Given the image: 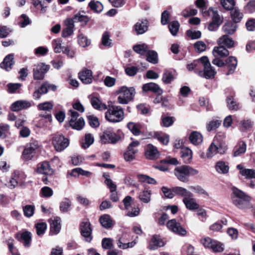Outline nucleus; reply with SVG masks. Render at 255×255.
Returning <instances> with one entry per match:
<instances>
[{
  "label": "nucleus",
  "mask_w": 255,
  "mask_h": 255,
  "mask_svg": "<svg viewBox=\"0 0 255 255\" xmlns=\"http://www.w3.org/2000/svg\"><path fill=\"white\" fill-rule=\"evenodd\" d=\"M231 199L232 204L239 209L245 210L252 207L251 197L235 187L232 188Z\"/></svg>",
  "instance_id": "nucleus-1"
},
{
  "label": "nucleus",
  "mask_w": 255,
  "mask_h": 255,
  "mask_svg": "<svg viewBox=\"0 0 255 255\" xmlns=\"http://www.w3.org/2000/svg\"><path fill=\"white\" fill-rule=\"evenodd\" d=\"M202 15L205 18L211 17L208 29L210 31H216L223 21V17L218 13L216 8L211 7L208 10H202Z\"/></svg>",
  "instance_id": "nucleus-2"
},
{
  "label": "nucleus",
  "mask_w": 255,
  "mask_h": 255,
  "mask_svg": "<svg viewBox=\"0 0 255 255\" xmlns=\"http://www.w3.org/2000/svg\"><path fill=\"white\" fill-rule=\"evenodd\" d=\"M198 173V170L188 165L178 166L176 167L174 170V174L177 179L185 183L189 181V176H194Z\"/></svg>",
  "instance_id": "nucleus-3"
},
{
  "label": "nucleus",
  "mask_w": 255,
  "mask_h": 255,
  "mask_svg": "<svg viewBox=\"0 0 255 255\" xmlns=\"http://www.w3.org/2000/svg\"><path fill=\"white\" fill-rule=\"evenodd\" d=\"M108 111L105 113L107 120L111 123H118L122 121L124 117L123 108L120 106H109Z\"/></svg>",
  "instance_id": "nucleus-4"
},
{
  "label": "nucleus",
  "mask_w": 255,
  "mask_h": 255,
  "mask_svg": "<svg viewBox=\"0 0 255 255\" xmlns=\"http://www.w3.org/2000/svg\"><path fill=\"white\" fill-rule=\"evenodd\" d=\"M135 94V89L133 87H122L118 91V102L121 104H127L131 101Z\"/></svg>",
  "instance_id": "nucleus-5"
},
{
  "label": "nucleus",
  "mask_w": 255,
  "mask_h": 255,
  "mask_svg": "<svg viewBox=\"0 0 255 255\" xmlns=\"http://www.w3.org/2000/svg\"><path fill=\"white\" fill-rule=\"evenodd\" d=\"M227 149L225 144L216 142L215 139L211 143L206 152L207 158H211L217 153L224 154Z\"/></svg>",
  "instance_id": "nucleus-6"
},
{
  "label": "nucleus",
  "mask_w": 255,
  "mask_h": 255,
  "mask_svg": "<svg viewBox=\"0 0 255 255\" xmlns=\"http://www.w3.org/2000/svg\"><path fill=\"white\" fill-rule=\"evenodd\" d=\"M52 143L57 151H61L65 149L69 145V140L64 136L60 134H55L53 137Z\"/></svg>",
  "instance_id": "nucleus-7"
},
{
  "label": "nucleus",
  "mask_w": 255,
  "mask_h": 255,
  "mask_svg": "<svg viewBox=\"0 0 255 255\" xmlns=\"http://www.w3.org/2000/svg\"><path fill=\"white\" fill-rule=\"evenodd\" d=\"M38 147V142L36 140H32L26 145L22 152L23 157L25 160L31 159L33 157L34 153Z\"/></svg>",
  "instance_id": "nucleus-8"
},
{
  "label": "nucleus",
  "mask_w": 255,
  "mask_h": 255,
  "mask_svg": "<svg viewBox=\"0 0 255 255\" xmlns=\"http://www.w3.org/2000/svg\"><path fill=\"white\" fill-rule=\"evenodd\" d=\"M166 225L168 230L175 234L181 236H184L186 234L185 229L175 219L169 220Z\"/></svg>",
  "instance_id": "nucleus-9"
},
{
  "label": "nucleus",
  "mask_w": 255,
  "mask_h": 255,
  "mask_svg": "<svg viewBox=\"0 0 255 255\" xmlns=\"http://www.w3.org/2000/svg\"><path fill=\"white\" fill-rule=\"evenodd\" d=\"M121 139V137L119 134H116L109 130L104 131L101 137V141L104 143H116Z\"/></svg>",
  "instance_id": "nucleus-10"
},
{
  "label": "nucleus",
  "mask_w": 255,
  "mask_h": 255,
  "mask_svg": "<svg viewBox=\"0 0 255 255\" xmlns=\"http://www.w3.org/2000/svg\"><path fill=\"white\" fill-rule=\"evenodd\" d=\"M49 67L43 63H39L33 68V78L36 80L43 79L45 73L48 70Z\"/></svg>",
  "instance_id": "nucleus-11"
},
{
  "label": "nucleus",
  "mask_w": 255,
  "mask_h": 255,
  "mask_svg": "<svg viewBox=\"0 0 255 255\" xmlns=\"http://www.w3.org/2000/svg\"><path fill=\"white\" fill-rule=\"evenodd\" d=\"M92 229L90 222H83L81 225V233L85 240L87 242H91L92 240Z\"/></svg>",
  "instance_id": "nucleus-12"
},
{
  "label": "nucleus",
  "mask_w": 255,
  "mask_h": 255,
  "mask_svg": "<svg viewBox=\"0 0 255 255\" xmlns=\"http://www.w3.org/2000/svg\"><path fill=\"white\" fill-rule=\"evenodd\" d=\"M64 23L65 27L63 29L61 35L63 37H67L73 33L74 21L72 18H68L64 20Z\"/></svg>",
  "instance_id": "nucleus-13"
},
{
  "label": "nucleus",
  "mask_w": 255,
  "mask_h": 255,
  "mask_svg": "<svg viewBox=\"0 0 255 255\" xmlns=\"http://www.w3.org/2000/svg\"><path fill=\"white\" fill-rule=\"evenodd\" d=\"M36 171L38 173L46 175H52L54 173L49 163L47 161L39 163L37 165Z\"/></svg>",
  "instance_id": "nucleus-14"
},
{
  "label": "nucleus",
  "mask_w": 255,
  "mask_h": 255,
  "mask_svg": "<svg viewBox=\"0 0 255 255\" xmlns=\"http://www.w3.org/2000/svg\"><path fill=\"white\" fill-rule=\"evenodd\" d=\"M31 233L28 231H24L16 234V238L20 242H22L25 247H29L31 241Z\"/></svg>",
  "instance_id": "nucleus-15"
},
{
  "label": "nucleus",
  "mask_w": 255,
  "mask_h": 255,
  "mask_svg": "<svg viewBox=\"0 0 255 255\" xmlns=\"http://www.w3.org/2000/svg\"><path fill=\"white\" fill-rule=\"evenodd\" d=\"M183 202L186 207L190 210H194L199 208V206L196 203L195 199L193 198V194L191 193V196L189 195L186 198H183Z\"/></svg>",
  "instance_id": "nucleus-16"
},
{
  "label": "nucleus",
  "mask_w": 255,
  "mask_h": 255,
  "mask_svg": "<svg viewBox=\"0 0 255 255\" xmlns=\"http://www.w3.org/2000/svg\"><path fill=\"white\" fill-rule=\"evenodd\" d=\"M31 103L25 100H19L14 102L11 106L13 111L17 112L31 107Z\"/></svg>",
  "instance_id": "nucleus-17"
},
{
  "label": "nucleus",
  "mask_w": 255,
  "mask_h": 255,
  "mask_svg": "<svg viewBox=\"0 0 255 255\" xmlns=\"http://www.w3.org/2000/svg\"><path fill=\"white\" fill-rule=\"evenodd\" d=\"M147 29V21L145 20H138L133 26V29L137 35L143 34Z\"/></svg>",
  "instance_id": "nucleus-18"
},
{
  "label": "nucleus",
  "mask_w": 255,
  "mask_h": 255,
  "mask_svg": "<svg viewBox=\"0 0 255 255\" xmlns=\"http://www.w3.org/2000/svg\"><path fill=\"white\" fill-rule=\"evenodd\" d=\"M145 155L149 159H154L159 156V152L156 148L151 144H148L146 147Z\"/></svg>",
  "instance_id": "nucleus-19"
},
{
  "label": "nucleus",
  "mask_w": 255,
  "mask_h": 255,
  "mask_svg": "<svg viewBox=\"0 0 255 255\" xmlns=\"http://www.w3.org/2000/svg\"><path fill=\"white\" fill-rule=\"evenodd\" d=\"M142 91L143 92L152 91L154 93H157L158 95H161L163 93L162 90L159 86L155 83H148L143 85Z\"/></svg>",
  "instance_id": "nucleus-20"
},
{
  "label": "nucleus",
  "mask_w": 255,
  "mask_h": 255,
  "mask_svg": "<svg viewBox=\"0 0 255 255\" xmlns=\"http://www.w3.org/2000/svg\"><path fill=\"white\" fill-rule=\"evenodd\" d=\"M217 43L219 45L224 47L226 46L228 48H232L234 46V40L227 34H225L220 37L217 41Z\"/></svg>",
  "instance_id": "nucleus-21"
},
{
  "label": "nucleus",
  "mask_w": 255,
  "mask_h": 255,
  "mask_svg": "<svg viewBox=\"0 0 255 255\" xmlns=\"http://www.w3.org/2000/svg\"><path fill=\"white\" fill-rule=\"evenodd\" d=\"M226 63L228 69L226 75H229L233 74L238 64L237 58L234 56H230L226 60Z\"/></svg>",
  "instance_id": "nucleus-22"
},
{
  "label": "nucleus",
  "mask_w": 255,
  "mask_h": 255,
  "mask_svg": "<svg viewBox=\"0 0 255 255\" xmlns=\"http://www.w3.org/2000/svg\"><path fill=\"white\" fill-rule=\"evenodd\" d=\"M80 80L85 84H90L92 81V72L89 69H84L79 73Z\"/></svg>",
  "instance_id": "nucleus-23"
},
{
  "label": "nucleus",
  "mask_w": 255,
  "mask_h": 255,
  "mask_svg": "<svg viewBox=\"0 0 255 255\" xmlns=\"http://www.w3.org/2000/svg\"><path fill=\"white\" fill-rule=\"evenodd\" d=\"M212 54L215 57L224 58L228 56L230 53L229 50L224 46L215 47L212 51Z\"/></svg>",
  "instance_id": "nucleus-24"
},
{
  "label": "nucleus",
  "mask_w": 255,
  "mask_h": 255,
  "mask_svg": "<svg viewBox=\"0 0 255 255\" xmlns=\"http://www.w3.org/2000/svg\"><path fill=\"white\" fill-rule=\"evenodd\" d=\"M163 246L164 243L160 237L157 235H154L149 243L148 249L151 250H155Z\"/></svg>",
  "instance_id": "nucleus-25"
},
{
  "label": "nucleus",
  "mask_w": 255,
  "mask_h": 255,
  "mask_svg": "<svg viewBox=\"0 0 255 255\" xmlns=\"http://www.w3.org/2000/svg\"><path fill=\"white\" fill-rule=\"evenodd\" d=\"M247 150V144L245 141H240L234 148L233 156H240L244 154Z\"/></svg>",
  "instance_id": "nucleus-26"
},
{
  "label": "nucleus",
  "mask_w": 255,
  "mask_h": 255,
  "mask_svg": "<svg viewBox=\"0 0 255 255\" xmlns=\"http://www.w3.org/2000/svg\"><path fill=\"white\" fill-rule=\"evenodd\" d=\"M13 57L12 54L7 55L4 58L3 62L0 64V67L6 71L10 70L11 69V66L14 64Z\"/></svg>",
  "instance_id": "nucleus-27"
},
{
  "label": "nucleus",
  "mask_w": 255,
  "mask_h": 255,
  "mask_svg": "<svg viewBox=\"0 0 255 255\" xmlns=\"http://www.w3.org/2000/svg\"><path fill=\"white\" fill-rule=\"evenodd\" d=\"M91 104L92 107L96 110L103 111L108 109L107 106L103 103L100 99L96 97H93L91 98Z\"/></svg>",
  "instance_id": "nucleus-28"
},
{
  "label": "nucleus",
  "mask_w": 255,
  "mask_h": 255,
  "mask_svg": "<svg viewBox=\"0 0 255 255\" xmlns=\"http://www.w3.org/2000/svg\"><path fill=\"white\" fill-rule=\"evenodd\" d=\"M181 157L184 162L189 163L192 158V150L188 147H182L181 150Z\"/></svg>",
  "instance_id": "nucleus-29"
},
{
  "label": "nucleus",
  "mask_w": 255,
  "mask_h": 255,
  "mask_svg": "<svg viewBox=\"0 0 255 255\" xmlns=\"http://www.w3.org/2000/svg\"><path fill=\"white\" fill-rule=\"evenodd\" d=\"M99 221L102 226L106 229H109L113 225V221L108 214L102 215L100 217Z\"/></svg>",
  "instance_id": "nucleus-30"
},
{
  "label": "nucleus",
  "mask_w": 255,
  "mask_h": 255,
  "mask_svg": "<svg viewBox=\"0 0 255 255\" xmlns=\"http://www.w3.org/2000/svg\"><path fill=\"white\" fill-rule=\"evenodd\" d=\"M189 139L191 142L195 145H199L203 141V136L202 134L198 131H192L190 136Z\"/></svg>",
  "instance_id": "nucleus-31"
},
{
  "label": "nucleus",
  "mask_w": 255,
  "mask_h": 255,
  "mask_svg": "<svg viewBox=\"0 0 255 255\" xmlns=\"http://www.w3.org/2000/svg\"><path fill=\"white\" fill-rule=\"evenodd\" d=\"M215 169L218 173L225 174L229 172V166L225 162L219 161L216 163Z\"/></svg>",
  "instance_id": "nucleus-32"
},
{
  "label": "nucleus",
  "mask_w": 255,
  "mask_h": 255,
  "mask_svg": "<svg viewBox=\"0 0 255 255\" xmlns=\"http://www.w3.org/2000/svg\"><path fill=\"white\" fill-rule=\"evenodd\" d=\"M231 17L235 23H238L243 19L244 14L237 7L233 8L230 12Z\"/></svg>",
  "instance_id": "nucleus-33"
},
{
  "label": "nucleus",
  "mask_w": 255,
  "mask_h": 255,
  "mask_svg": "<svg viewBox=\"0 0 255 255\" xmlns=\"http://www.w3.org/2000/svg\"><path fill=\"white\" fill-rule=\"evenodd\" d=\"M237 25L232 22H226L222 27L223 31L227 35H232L236 31Z\"/></svg>",
  "instance_id": "nucleus-34"
},
{
  "label": "nucleus",
  "mask_w": 255,
  "mask_h": 255,
  "mask_svg": "<svg viewBox=\"0 0 255 255\" xmlns=\"http://www.w3.org/2000/svg\"><path fill=\"white\" fill-rule=\"evenodd\" d=\"M60 229V219L59 217H56L50 224V232L53 234H57Z\"/></svg>",
  "instance_id": "nucleus-35"
},
{
  "label": "nucleus",
  "mask_w": 255,
  "mask_h": 255,
  "mask_svg": "<svg viewBox=\"0 0 255 255\" xmlns=\"http://www.w3.org/2000/svg\"><path fill=\"white\" fill-rule=\"evenodd\" d=\"M204 68L203 77L206 79L212 78L215 75L216 72L211 64Z\"/></svg>",
  "instance_id": "nucleus-36"
},
{
  "label": "nucleus",
  "mask_w": 255,
  "mask_h": 255,
  "mask_svg": "<svg viewBox=\"0 0 255 255\" xmlns=\"http://www.w3.org/2000/svg\"><path fill=\"white\" fill-rule=\"evenodd\" d=\"M173 191L174 192V195H177L183 196L186 198L188 196H191V192L188 191L186 189L181 187H175L173 188Z\"/></svg>",
  "instance_id": "nucleus-37"
},
{
  "label": "nucleus",
  "mask_w": 255,
  "mask_h": 255,
  "mask_svg": "<svg viewBox=\"0 0 255 255\" xmlns=\"http://www.w3.org/2000/svg\"><path fill=\"white\" fill-rule=\"evenodd\" d=\"M149 48L146 44H137L133 47V50L140 55H144L148 51Z\"/></svg>",
  "instance_id": "nucleus-38"
},
{
  "label": "nucleus",
  "mask_w": 255,
  "mask_h": 255,
  "mask_svg": "<svg viewBox=\"0 0 255 255\" xmlns=\"http://www.w3.org/2000/svg\"><path fill=\"white\" fill-rule=\"evenodd\" d=\"M78 42L79 44L83 47L89 46L91 44V40L88 39L84 34L79 33L78 35Z\"/></svg>",
  "instance_id": "nucleus-39"
},
{
  "label": "nucleus",
  "mask_w": 255,
  "mask_h": 255,
  "mask_svg": "<svg viewBox=\"0 0 255 255\" xmlns=\"http://www.w3.org/2000/svg\"><path fill=\"white\" fill-rule=\"evenodd\" d=\"M71 203L68 198H64L60 203V210L62 213H66L70 209Z\"/></svg>",
  "instance_id": "nucleus-40"
},
{
  "label": "nucleus",
  "mask_w": 255,
  "mask_h": 255,
  "mask_svg": "<svg viewBox=\"0 0 255 255\" xmlns=\"http://www.w3.org/2000/svg\"><path fill=\"white\" fill-rule=\"evenodd\" d=\"M74 22H80L81 25H85L89 20V17L84 14H82L80 13L75 14L72 18Z\"/></svg>",
  "instance_id": "nucleus-41"
},
{
  "label": "nucleus",
  "mask_w": 255,
  "mask_h": 255,
  "mask_svg": "<svg viewBox=\"0 0 255 255\" xmlns=\"http://www.w3.org/2000/svg\"><path fill=\"white\" fill-rule=\"evenodd\" d=\"M53 107V103L51 102H45L39 104L37 106L38 110L46 112H51Z\"/></svg>",
  "instance_id": "nucleus-42"
},
{
  "label": "nucleus",
  "mask_w": 255,
  "mask_h": 255,
  "mask_svg": "<svg viewBox=\"0 0 255 255\" xmlns=\"http://www.w3.org/2000/svg\"><path fill=\"white\" fill-rule=\"evenodd\" d=\"M127 127L134 135H138L140 134L141 126L139 124L129 122L127 124Z\"/></svg>",
  "instance_id": "nucleus-43"
},
{
  "label": "nucleus",
  "mask_w": 255,
  "mask_h": 255,
  "mask_svg": "<svg viewBox=\"0 0 255 255\" xmlns=\"http://www.w3.org/2000/svg\"><path fill=\"white\" fill-rule=\"evenodd\" d=\"M146 60L152 63V64H156L158 62V56H157V53L153 50H149V49H148V51L146 52Z\"/></svg>",
  "instance_id": "nucleus-44"
},
{
  "label": "nucleus",
  "mask_w": 255,
  "mask_h": 255,
  "mask_svg": "<svg viewBox=\"0 0 255 255\" xmlns=\"http://www.w3.org/2000/svg\"><path fill=\"white\" fill-rule=\"evenodd\" d=\"M62 40L61 38H56L52 40V45L55 53H58L62 51L63 47L62 46Z\"/></svg>",
  "instance_id": "nucleus-45"
},
{
  "label": "nucleus",
  "mask_w": 255,
  "mask_h": 255,
  "mask_svg": "<svg viewBox=\"0 0 255 255\" xmlns=\"http://www.w3.org/2000/svg\"><path fill=\"white\" fill-rule=\"evenodd\" d=\"M94 141V136L91 133H87L85 134L84 141L82 142V146L84 148H88L92 144Z\"/></svg>",
  "instance_id": "nucleus-46"
},
{
  "label": "nucleus",
  "mask_w": 255,
  "mask_h": 255,
  "mask_svg": "<svg viewBox=\"0 0 255 255\" xmlns=\"http://www.w3.org/2000/svg\"><path fill=\"white\" fill-rule=\"evenodd\" d=\"M137 177L139 181L142 182H145L150 184H155L156 183V181L154 178L146 175L138 174L137 175Z\"/></svg>",
  "instance_id": "nucleus-47"
},
{
  "label": "nucleus",
  "mask_w": 255,
  "mask_h": 255,
  "mask_svg": "<svg viewBox=\"0 0 255 255\" xmlns=\"http://www.w3.org/2000/svg\"><path fill=\"white\" fill-rule=\"evenodd\" d=\"M227 106L230 110L237 111L239 109V104L234 100L232 96H229L226 99Z\"/></svg>",
  "instance_id": "nucleus-48"
},
{
  "label": "nucleus",
  "mask_w": 255,
  "mask_h": 255,
  "mask_svg": "<svg viewBox=\"0 0 255 255\" xmlns=\"http://www.w3.org/2000/svg\"><path fill=\"white\" fill-rule=\"evenodd\" d=\"M154 137L163 144L166 145L169 142V136L164 133L155 132L154 133Z\"/></svg>",
  "instance_id": "nucleus-49"
},
{
  "label": "nucleus",
  "mask_w": 255,
  "mask_h": 255,
  "mask_svg": "<svg viewBox=\"0 0 255 255\" xmlns=\"http://www.w3.org/2000/svg\"><path fill=\"white\" fill-rule=\"evenodd\" d=\"M151 193L150 191L144 190L141 192L138 196L141 201L144 203H148L150 201Z\"/></svg>",
  "instance_id": "nucleus-50"
},
{
  "label": "nucleus",
  "mask_w": 255,
  "mask_h": 255,
  "mask_svg": "<svg viewBox=\"0 0 255 255\" xmlns=\"http://www.w3.org/2000/svg\"><path fill=\"white\" fill-rule=\"evenodd\" d=\"M85 125V122L82 118H79L76 121L72 122L71 124H70L73 129L76 130H81L83 128Z\"/></svg>",
  "instance_id": "nucleus-51"
},
{
  "label": "nucleus",
  "mask_w": 255,
  "mask_h": 255,
  "mask_svg": "<svg viewBox=\"0 0 255 255\" xmlns=\"http://www.w3.org/2000/svg\"><path fill=\"white\" fill-rule=\"evenodd\" d=\"M40 196L44 198H50L53 195V190L49 187H43L40 191Z\"/></svg>",
  "instance_id": "nucleus-52"
},
{
  "label": "nucleus",
  "mask_w": 255,
  "mask_h": 255,
  "mask_svg": "<svg viewBox=\"0 0 255 255\" xmlns=\"http://www.w3.org/2000/svg\"><path fill=\"white\" fill-rule=\"evenodd\" d=\"M174 79L172 72L166 70L164 72L162 78V82L166 84H170Z\"/></svg>",
  "instance_id": "nucleus-53"
},
{
  "label": "nucleus",
  "mask_w": 255,
  "mask_h": 255,
  "mask_svg": "<svg viewBox=\"0 0 255 255\" xmlns=\"http://www.w3.org/2000/svg\"><path fill=\"white\" fill-rule=\"evenodd\" d=\"M35 207L33 205H27L23 207L24 215L28 218L31 217L34 214Z\"/></svg>",
  "instance_id": "nucleus-54"
},
{
  "label": "nucleus",
  "mask_w": 255,
  "mask_h": 255,
  "mask_svg": "<svg viewBox=\"0 0 255 255\" xmlns=\"http://www.w3.org/2000/svg\"><path fill=\"white\" fill-rule=\"evenodd\" d=\"M89 5L91 9L94 11L99 13L102 11L103 6L102 4L99 1H91Z\"/></svg>",
  "instance_id": "nucleus-55"
},
{
  "label": "nucleus",
  "mask_w": 255,
  "mask_h": 255,
  "mask_svg": "<svg viewBox=\"0 0 255 255\" xmlns=\"http://www.w3.org/2000/svg\"><path fill=\"white\" fill-rule=\"evenodd\" d=\"M35 226L36 233L39 236L42 235L47 229V224L44 222L38 223L35 224Z\"/></svg>",
  "instance_id": "nucleus-56"
},
{
  "label": "nucleus",
  "mask_w": 255,
  "mask_h": 255,
  "mask_svg": "<svg viewBox=\"0 0 255 255\" xmlns=\"http://www.w3.org/2000/svg\"><path fill=\"white\" fill-rule=\"evenodd\" d=\"M168 28L170 33L175 36L179 30V23L177 21H173L169 24Z\"/></svg>",
  "instance_id": "nucleus-57"
},
{
  "label": "nucleus",
  "mask_w": 255,
  "mask_h": 255,
  "mask_svg": "<svg viewBox=\"0 0 255 255\" xmlns=\"http://www.w3.org/2000/svg\"><path fill=\"white\" fill-rule=\"evenodd\" d=\"M189 189L196 194L206 196H209L208 192L206 191L204 189L199 186H191L189 187Z\"/></svg>",
  "instance_id": "nucleus-58"
},
{
  "label": "nucleus",
  "mask_w": 255,
  "mask_h": 255,
  "mask_svg": "<svg viewBox=\"0 0 255 255\" xmlns=\"http://www.w3.org/2000/svg\"><path fill=\"white\" fill-rule=\"evenodd\" d=\"M223 7L227 10H232L235 5V0H221Z\"/></svg>",
  "instance_id": "nucleus-59"
},
{
  "label": "nucleus",
  "mask_w": 255,
  "mask_h": 255,
  "mask_svg": "<svg viewBox=\"0 0 255 255\" xmlns=\"http://www.w3.org/2000/svg\"><path fill=\"white\" fill-rule=\"evenodd\" d=\"M118 246L119 248L122 249H127L128 248H132L136 244V242L133 241L130 243H123L122 242V240L121 238H120L118 241Z\"/></svg>",
  "instance_id": "nucleus-60"
},
{
  "label": "nucleus",
  "mask_w": 255,
  "mask_h": 255,
  "mask_svg": "<svg viewBox=\"0 0 255 255\" xmlns=\"http://www.w3.org/2000/svg\"><path fill=\"white\" fill-rule=\"evenodd\" d=\"M221 121L217 120H213L209 122L207 125V128L208 131H210L212 130L218 128L221 125Z\"/></svg>",
  "instance_id": "nucleus-61"
},
{
  "label": "nucleus",
  "mask_w": 255,
  "mask_h": 255,
  "mask_svg": "<svg viewBox=\"0 0 255 255\" xmlns=\"http://www.w3.org/2000/svg\"><path fill=\"white\" fill-rule=\"evenodd\" d=\"M88 123L91 127L93 128H97L100 125V122L98 119L94 115H90L87 117Z\"/></svg>",
  "instance_id": "nucleus-62"
},
{
  "label": "nucleus",
  "mask_w": 255,
  "mask_h": 255,
  "mask_svg": "<svg viewBox=\"0 0 255 255\" xmlns=\"http://www.w3.org/2000/svg\"><path fill=\"white\" fill-rule=\"evenodd\" d=\"M211 249L214 252H222L224 251V246L221 243L214 240Z\"/></svg>",
  "instance_id": "nucleus-63"
},
{
  "label": "nucleus",
  "mask_w": 255,
  "mask_h": 255,
  "mask_svg": "<svg viewBox=\"0 0 255 255\" xmlns=\"http://www.w3.org/2000/svg\"><path fill=\"white\" fill-rule=\"evenodd\" d=\"M242 175L246 178H255V170L254 169H245L242 171Z\"/></svg>",
  "instance_id": "nucleus-64"
}]
</instances>
